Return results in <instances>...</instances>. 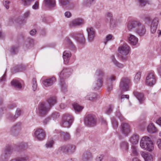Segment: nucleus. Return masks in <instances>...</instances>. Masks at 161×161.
I'll use <instances>...</instances> for the list:
<instances>
[{"label":"nucleus","instance_id":"obj_33","mask_svg":"<svg viewBox=\"0 0 161 161\" xmlns=\"http://www.w3.org/2000/svg\"><path fill=\"white\" fill-rule=\"evenodd\" d=\"M138 136L134 134L130 138V142L133 144H136L138 143Z\"/></svg>","mask_w":161,"mask_h":161},{"label":"nucleus","instance_id":"obj_48","mask_svg":"<svg viewBox=\"0 0 161 161\" xmlns=\"http://www.w3.org/2000/svg\"><path fill=\"white\" fill-rule=\"evenodd\" d=\"M8 156L6 155V153H5L4 151L2 152V153L1 154V155L0 156V159L1 161H3V160L7 158Z\"/></svg>","mask_w":161,"mask_h":161},{"label":"nucleus","instance_id":"obj_62","mask_svg":"<svg viewBox=\"0 0 161 161\" xmlns=\"http://www.w3.org/2000/svg\"><path fill=\"white\" fill-rule=\"evenodd\" d=\"M144 19L146 22H150L151 20V18L148 15L146 16L144 18Z\"/></svg>","mask_w":161,"mask_h":161},{"label":"nucleus","instance_id":"obj_17","mask_svg":"<svg viewBox=\"0 0 161 161\" xmlns=\"http://www.w3.org/2000/svg\"><path fill=\"white\" fill-rule=\"evenodd\" d=\"M84 21L83 19L81 18H77L71 20L69 23L71 27H76L83 25Z\"/></svg>","mask_w":161,"mask_h":161},{"label":"nucleus","instance_id":"obj_11","mask_svg":"<svg viewBox=\"0 0 161 161\" xmlns=\"http://www.w3.org/2000/svg\"><path fill=\"white\" fill-rule=\"evenodd\" d=\"M141 22L139 20H132L129 21L127 25L128 31H132L136 30L139 26L141 25Z\"/></svg>","mask_w":161,"mask_h":161},{"label":"nucleus","instance_id":"obj_1","mask_svg":"<svg viewBox=\"0 0 161 161\" xmlns=\"http://www.w3.org/2000/svg\"><path fill=\"white\" fill-rule=\"evenodd\" d=\"M105 75V72L103 69H97L95 74L96 80L93 84V87L95 90H97L102 85L103 79Z\"/></svg>","mask_w":161,"mask_h":161},{"label":"nucleus","instance_id":"obj_39","mask_svg":"<svg viewBox=\"0 0 161 161\" xmlns=\"http://www.w3.org/2000/svg\"><path fill=\"white\" fill-rule=\"evenodd\" d=\"M54 144V141L53 140H48L45 145L46 147L47 148H51L53 147Z\"/></svg>","mask_w":161,"mask_h":161},{"label":"nucleus","instance_id":"obj_40","mask_svg":"<svg viewBox=\"0 0 161 161\" xmlns=\"http://www.w3.org/2000/svg\"><path fill=\"white\" fill-rule=\"evenodd\" d=\"M117 25L116 20L113 18L110 19V27L111 28L115 27Z\"/></svg>","mask_w":161,"mask_h":161},{"label":"nucleus","instance_id":"obj_9","mask_svg":"<svg viewBox=\"0 0 161 161\" xmlns=\"http://www.w3.org/2000/svg\"><path fill=\"white\" fill-rule=\"evenodd\" d=\"M130 81V79L128 77H123L122 78L119 85L120 90L124 92L128 91Z\"/></svg>","mask_w":161,"mask_h":161},{"label":"nucleus","instance_id":"obj_5","mask_svg":"<svg viewBox=\"0 0 161 161\" xmlns=\"http://www.w3.org/2000/svg\"><path fill=\"white\" fill-rule=\"evenodd\" d=\"M50 109V107H48L47 103H42L39 105L37 113L40 116H44L47 114Z\"/></svg>","mask_w":161,"mask_h":161},{"label":"nucleus","instance_id":"obj_35","mask_svg":"<svg viewBox=\"0 0 161 161\" xmlns=\"http://www.w3.org/2000/svg\"><path fill=\"white\" fill-rule=\"evenodd\" d=\"M60 135L61 137H63L64 141L68 140L70 138V136L69 134L67 132H60Z\"/></svg>","mask_w":161,"mask_h":161},{"label":"nucleus","instance_id":"obj_14","mask_svg":"<svg viewBox=\"0 0 161 161\" xmlns=\"http://www.w3.org/2000/svg\"><path fill=\"white\" fill-rule=\"evenodd\" d=\"M130 50V47L127 44L125 43L119 47L118 50L120 55L122 56L128 55Z\"/></svg>","mask_w":161,"mask_h":161},{"label":"nucleus","instance_id":"obj_57","mask_svg":"<svg viewBox=\"0 0 161 161\" xmlns=\"http://www.w3.org/2000/svg\"><path fill=\"white\" fill-rule=\"evenodd\" d=\"M104 156L103 155H99L96 158V161H102L103 159Z\"/></svg>","mask_w":161,"mask_h":161},{"label":"nucleus","instance_id":"obj_49","mask_svg":"<svg viewBox=\"0 0 161 161\" xmlns=\"http://www.w3.org/2000/svg\"><path fill=\"white\" fill-rule=\"evenodd\" d=\"M111 122L113 128H116L118 125V123L114 118H113L111 119Z\"/></svg>","mask_w":161,"mask_h":161},{"label":"nucleus","instance_id":"obj_6","mask_svg":"<svg viewBox=\"0 0 161 161\" xmlns=\"http://www.w3.org/2000/svg\"><path fill=\"white\" fill-rule=\"evenodd\" d=\"M72 122V116L70 114L66 113L64 114L62 117L61 125L63 127L69 128L71 125Z\"/></svg>","mask_w":161,"mask_h":161},{"label":"nucleus","instance_id":"obj_34","mask_svg":"<svg viewBox=\"0 0 161 161\" xmlns=\"http://www.w3.org/2000/svg\"><path fill=\"white\" fill-rule=\"evenodd\" d=\"M3 151L6 153V155L9 157L12 153L13 149L11 146H8L6 147Z\"/></svg>","mask_w":161,"mask_h":161},{"label":"nucleus","instance_id":"obj_52","mask_svg":"<svg viewBox=\"0 0 161 161\" xmlns=\"http://www.w3.org/2000/svg\"><path fill=\"white\" fill-rule=\"evenodd\" d=\"M112 37L113 36L112 35L109 34L107 35L106 37L105 41L104 42L105 44H106L108 41L111 40Z\"/></svg>","mask_w":161,"mask_h":161},{"label":"nucleus","instance_id":"obj_43","mask_svg":"<svg viewBox=\"0 0 161 161\" xmlns=\"http://www.w3.org/2000/svg\"><path fill=\"white\" fill-rule=\"evenodd\" d=\"M33 90L34 91L36 90L37 88V84L36 80L35 78H33L32 80Z\"/></svg>","mask_w":161,"mask_h":161},{"label":"nucleus","instance_id":"obj_46","mask_svg":"<svg viewBox=\"0 0 161 161\" xmlns=\"http://www.w3.org/2000/svg\"><path fill=\"white\" fill-rule=\"evenodd\" d=\"M95 0H86L84 3V5L87 7H90Z\"/></svg>","mask_w":161,"mask_h":161},{"label":"nucleus","instance_id":"obj_32","mask_svg":"<svg viewBox=\"0 0 161 161\" xmlns=\"http://www.w3.org/2000/svg\"><path fill=\"white\" fill-rule=\"evenodd\" d=\"M28 160V157L27 156L25 155L23 156L13 159L10 161H27Z\"/></svg>","mask_w":161,"mask_h":161},{"label":"nucleus","instance_id":"obj_20","mask_svg":"<svg viewBox=\"0 0 161 161\" xmlns=\"http://www.w3.org/2000/svg\"><path fill=\"white\" fill-rule=\"evenodd\" d=\"M134 96L137 99L140 104L144 103L145 99L143 94L137 91H134L133 92Z\"/></svg>","mask_w":161,"mask_h":161},{"label":"nucleus","instance_id":"obj_51","mask_svg":"<svg viewBox=\"0 0 161 161\" xmlns=\"http://www.w3.org/2000/svg\"><path fill=\"white\" fill-rule=\"evenodd\" d=\"M18 48L15 46H13L12 47L11 52L13 54H15L18 51Z\"/></svg>","mask_w":161,"mask_h":161},{"label":"nucleus","instance_id":"obj_27","mask_svg":"<svg viewBox=\"0 0 161 161\" xmlns=\"http://www.w3.org/2000/svg\"><path fill=\"white\" fill-rule=\"evenodd\" d=\"M92 157V154L90 153L86 152L83 155L82 159L83 161H88Z\"/></svg>","mask_w":161,"mask_h":161},{"label":"nucleus","instance_id":"obj_45","mask_svg":"<svg viewBox=\"0 0 161 161\" xmlns=\"http://www.w3.org/2000/svg\"><path fill=\"white\" fill-rule=\"evenodd\" d=\"M60 4L62 6H66L69 3L70 0H59Z\"/></svg>","mask_w":161,"mask_h":161},{"label":"nucleus","instance_id":"obj_15","mask_svg":"<svg viewBox=\"0 0 161 161\" xmlns=\"http://www.w3.org/2000/svg\"><path fill=\"white\" fill-rule=\"evenodd\" d=\"M131 129L129 124L127 123L123 122L120 126V131L125 136H127L130 132Z\"/></svg>","mask_w":161,"mask_h":161},{"label":"nucleus","instance_id":"obj_56","mask_svg":"<svg viewBox=\"0 0 161 161\" xmlns=\"http://www.w3.org/2000/svg\"><path fill=\"white\" fill-rule=\"evenodd\" d=\"M132 151L133 154L135 156L137 155L138 152L137 151V149L135 146H133L132 147Z\"/></svg>","mask_w":161,"mask_h":161},{"label":"nucleus","instance_id":"obj_63","mask_svg":"<svg viewBox=\"0 0 161 161\" xmlns=\"http://www.w3.org/2000/svg\"><path fill=\"white\" fill-rule=\"evenodd\" d=\"M65 16L67 18H69L71 16V14L69 12L67 11L64 13Z\"/></svg>","mask_w":161,"mask_h":161},{"label":"nucleus","instance_id":"obj_10","mask_svg":"<svg viewBox=\"0 0 161 161\" xmlns=\"http://www.w3.org/2000/svg\"><path fill=\"white\" fill-rule=\"evenodd\" d=\"M156 78L153 72L149 73L145 80L146 84L149 86H152L156 83Z\"/></svg>","mask_w":161,"mask_h":161},{"label":"nucleus","instance_id":"obj_28","mask_svg":"<svg viewBox=\"0 0 161 161\" xmlns=\"http://www.w3.org/2000/svg\"><path fill=\"white\" fill-rule=\"evenodd\" d=\"M120 147L123 151H127L128 149V143L127 142L125 141L122 142L120 144Z\"/></svg>","mask_w":161,"mask_h":161},{"label":"nucleus","instance_id":"obj_31","mask_svg":"<svg viewBox=\"0 0 161 161\" xmlns=\"http://www.w3.org/2000/svg\"><path fill=\"white\" fill-rule=\"evenodd\" d=\"M47 5L51 8H53L55 6V0H45Z\"/></svg>","mask_w":161,"mask_h":161},{"label":"nucleus","instance_id":"obj_50","mask_svg":"<svg viewBox=\"0 0 161 161\" xmlns=\"http://www.w3.org/2000/svg\"><path fill=\"white\" fill-rule=\"evenodd\" d=\"M113 108V107L112 106H109L106 109V110L105 112L106 113L108 114H110L112 111Z\"/></svg>","mask_w":161,"mask_h":161},{"label":"nucleus","instance_id":"obj_36","mask_svg":"<svg viewBox=\"0 0 161 161\" xmlns=\"http://www.w3.org/2000/svg\"><path fill=\"white\" fill-rule=\"evenodd\" d=\"M73 106L74 110L76 112H79L81 111L83 108V107L77 103H74Z\"/></svg>","mask_w":161,"mask_h":161},{"label":"nucleus","instance_id":"obj_38","mask_svg":"<svg viewBox=\"0 0 161 161\" xmlns=\"http://www.w3.org/2000/svg\"><path fill=\"white\" fill-rule=\"evenodd\" d=\"M96 94L91 93L87 95L85 97V99L87 100H92L94 99L96 97Z\"/></svg>","mask_w":161,"mask_h":161},{"label":"nucleus","instance_id":"obj_26","mask_svg":"<svg viewBox=\"0 0 161 161\" xmlns=\"http://www.w3.org/2000/svg\"><path fill=\"white\" fill-rule=\"evenodd\" d=\"M11 83L12 86L15 88L19 89L22 87L21 83L18 80H13Z\"/></svg>","mask_w":161,"mask_h":161},{"label":"nucleus","instance_id":"obj_53","mask_svg":"<svg viewBox=\"0 0 161 161\" xmlns=\"http://www.w3.org/2000/svg\"><path fill=\"white\" fill-rule=\"evenodd\" d=\"M21 113V110L19 109H17L16 111V113L14 116V118L15 119H16L20 115Z\"/></svg>","mask_w":161,"mask_h":161},{"label":"nucleus","instance_id":"obj_7","mask_svg":"<svg viewBox=\"0 0 161 161\" xmlns=\"http://www.w3.org/2000/svg\"><path fill=\"white\" fill-rule=\"evenodd\" d=\"M22 128V123L18 122L11 127L9 131L10 133L14 136H17L19 134Z\"/></svg>","mask_w":161,"mask_h":161},{"label":"nucleus","instance_id":"obj_22","mask_svg":"<svg viewBox=\"0 0 161 161\" xmlns=\"http://www.w3.org/2000/svg\"><path fill=\"white\" fill-rule=\"evenodd\" d=\"M55 81V78L52 77L45 80L43 81L42 83L45 86H49L53 85Z\"/></svg>","mask_w":161,"mask_h":161},{"label":"nucleus","instance_id":"obj_25","mask_svg":"<svg viewBox=\"0 0 161 161\" xmlns=\"http://www.w3.org/2000/svg\"><path fill=\"white\" fill-rule=\"evenodd\" d=\"M141 155L145 161H153V157L150 154L143 152L141 153Z\"/></svg>","mask_w":161,"mask_h":161},{"label":"nucleus","instance_id":"obj_64","mask_svg":"<svg viewBox=\"0 0 161 161\" xmlns=\"http://www.w3.org/2000/svg\"><path fill=\"white\" fill-rule=\"evenodd\" d=\"M30 11H27L24 14V17L25 18H27L30 15Z\"/></svg>","mask_w":161,"mask_h":161},{"label":"nucleus","instance_id":"obj_59","mask_svg":"<svg viewBox=\"0 0 161 161\" xmlns=\"http://www.w3.org/2000/svg\"><path fill=\"white\" fill-rule=\"evenodd\" d=\"M157 144L159 149L161 150V139H158L157 140Z\"/></svg>","mask_w":161,"mask_h":161},{"label":"nucleus","instance_id":"obj_18","mask_svg":"<svg viewBox=\"0 0 161 161\" xmlns=\"http://www.w3.org/2000/svg\"><path fill=\"white\" fill-rule=\"evenodd\" d=\"M136 32L140 36H144L146 31L145 26L141 22V25L136 30Z\"/></svg>","mask_w":161,"mask_h":161},{"label":"nucleus","instance_id":"obj_2","mask_svg":"<svg viewBox=\"0 0 161 161\" xmlns=\"http://www.w3.org/2000/svg\"><path fill=\"white\" fill-rule=\"evenodd\" d=\"M71 72V69L65 68H64L60 73V82L62 91H65L67 88V86L64 82V80L70 75Z\"/></svg>","mask_w":161,"mask_h":161},{"label":"nucleus","instance_id":"obj_12","mask_svg":"<svg viewBox=\"0 0 161 161\" xmlns=\"http://www.w3.org/2000/svg\"><path fill=\"white\" fill-rule=\"evenodd\" d=\"M75 148V145L69 144L67 145H63L60 147L59 148V150L62 153H71L74 152Z\"/></svg>","mask_w":161,"mask_h":161},{"label":"nucleus","instance_id":"obj_61","mask_svg":"<svg viewBox=\"0 0 161 161\" xmlns=\"http://www.w3.org/2000/svg\"><path fill=\"white\" fill-rule=\"evenodd\" d=\"M116 80V77L114 75H112L108 79V80L110 81H114Z\"/></svg>","mask_w":161,"mask_h":161},{"label":"nucleus","instance_id":"obj_23","mask_svg":"<svg viewBox=\"0 0 161 161\" xmlns=\"http://www.w3.org/2000/svg\"><path fill=\"white\" fill-rule=\"evenodd\" d=\"M71 56V53L69 51H65L64 52L63 57L64 64H67L68 63Z\"/></svg>","mask_w":161,"mask_h":161},{"label":"nucleus","instance_id":"obj_58","mask_svg":"<svg viewBox=\"0 0 161 161\" xmlns=\"http://www.w3.org/2000/svg\"><path fill=\"white\" fill-rule=\"evenodd\" d=\"M9 3V2L7 0H5L3 2V5L7 9H8L9 8L8 4Z\"/></svg>","mask_w":161,"mask_h":161},{"label":"nucleus","instance_id":"obj_16","mask_svg":"<svg viewBox=\"0 0 161 161\" xmlns=\"http://www.w3.org/2000/svg\"><path fill=\"white\" fill-rule=\"evenodd\" d=\"M86 31L88 34V39L90 42L93 41L96 36V32L92 27L87 28Z\"/></svg>","mask_w":161,"mask_h":161},{"label":"nucleus","instance_id":"obj_55","mask_svg":"<svg viewBox=\"0 0 161 161\" xmlns=\"http://www.w3.org/2000/svg\"><path fill=\"white\" fill-rule=\"evenodd\" d=\"M39 2L37 1L32 6V8L33 9L35 10H37L39 8Z\"/></svg>","mask_w":161,"mask_h":161},{"label":"nucleus","instance_id":"obj_24","mask_svg":"<svg viewBox=\"0 0 161 161\" xmlns=\"http://www.w3.org/2000/svg\"><path fill=\"white\" fill-rule=\"evenodd\" d=\"M47 103L48 105V107H50V108L52 106H53L56 103V99L55 97H50L47 100Z\"/></svg>","mask_w":161,"mask_h":161},{"label":"nucleus","instance_id":"obj_60","mask_svg":"<svg viewBox=\"0 0 161 161\" xmlns=\"http://www.w3.org/2000/svg\"><path fill=\"white\" fill-rule=\"evenodd\" d=\"M20 147L22 149H26L27 148V145L26 143H23L20 145Z\"/></svg>","mask_w":161,"mask_h":161},{"label":"nucleus","instance_id":"obj_3","mask_svg":"<svg viewBox=\"0 0 161 161\" xmlns=\"http://www.w3.org/2000/svg\"><path fill=\"white\" fill-rule=\"evenodd\" d=\"M140 145L143 149L151 152L154 149L153 143L150 138L147 136L143 137L141 139Z\"/></svg>","mask_w":161,"mask_h":161},{"label":"nucleus","instance_id":"obj_4","mask_svg":"<svg viewBox=\"0 0 161 161\" xmlns=\"http://www.w3.org/2000/svg\"><path fill=\"white\" fill-rule=\"evenodd\" d=\"M84 123L87 126L93 127L95 126L97 124V119L96 116L92 114H88L86 116Z\"/></svg>","mask_w":161,"mask_h":161},{"label":"nucleus","instance_id":"obj_42","mask_svg":"<svg viewBox=\"0 0 161 161\" xmlns=\"http://www.w3.org/2000/svg\"><path fill=\"white\" fill-rule=\"evenodd\" d=\"M34 0H21L22 3L24 6H28L30 5L31 3Z\"/></svg>","mask_w":161,"mask_h":161},{"label":"nucleus","instance_id":"obj_30","mask_svg":"<svg viewBox=\"0 0 161 161\" xmlns=\"http://www.w3.org/2000/svg\"><path fill=\"white\" fill-rule=\"evenodd\" d=\"M147 130L148 132L151 133H153L156 132V129L152 123L148 125Z\"/></svg>","mask_w":161,"mask_h":161},{"label":"nucleus","instance_id":"obj_21","mask_svg":"<svg viewBox=\"0 0 161 161\" xmlns=\"http://www.w3.org/2000/svg\"><path fill=\"white\" fill-rule=\"evenodd\" d=\"M128 38L129 42L130 45H135L137 43L138 39L134 35L129 34H128Z\"/></svg>","mask_w":161,"mask_h":161},{"label":"nucleus","instance_id":"obj_54","mask_svg":"<svg viewBox=\"0 0 161 161\" xmlns=\"http://www.w3.org/2000/svg\"><path fill=\"white\" fill-rule=\"evenodd\" d=\"M116 115L120 120L122 121L125 119L122 116L119 112H117L116 113Z\"/></svg>","mask_w":161,"mask_h":161},{"label":"nucleus","instance_id":"obj_41","mask_svg":"<svg viewBox=\"0 0 161 161\" xmlns=\"http://www.w3.org/2000/svg\"><path fill=\"white\" fill-rule=\"evenodd\" d=\"M141 73L140 72H137L136 75L134 78V81L136 83H137L140 80Z\"/></svg>","mask_w":161,"mask_h":161},{"label":"nucleus","instance_id":"obj_19","mask_svg":"<svg viewBox=\"0 0 161 161\" xmlns=\"http://www.w3.org/2000/svg\"><path fill=\"white\" fill-rule=\"evenodd\" d=\"M158 23V19L155 18L152 21L150 25V30L151 32L154 33L157 30V26Z\"/></svg>","mask_w":161,"mask_h":161},{"label":"nucleus","instance_id":"obj_8","mask_svg":"<svg viewBox=\"0 0 161 161\" xmlns=\"http://www.w3.org/2000/svg\"><path fill=\"white\" fill-rule=\"evenodd\" d=\"M71 36L79 43L82 45L85 44V39L82 31L73 33Z\"/></svg>","mask_w":161,"mask_h":161},{"label":"nucleus","instance_id":"obj_13","mask_svg":"<svg viewBox=\"0 0 161 161\" xmlns=\"http://www.w3.org/2000/svg\"><path fill=\"white\" fill-rule=\"evenodd\" d=\"M34 135L35 138L39 141L43 140L46 136L44 130L40 128H37L35 130Z\"/></svg>","mask_w":161,"mask_h":161},{"label":"nucleus","instance_id":"obj_37","mask_svg":"<svg viewBox=\"0 0 161 161\" xmlns=\"http://www.w3.org/2000/svg\"><path fill=\"white\" fill-rule=\"evenodd\" d=\"M65 42L69 48L72 49H74L75 48V46L69 38H67L66 39Z\"/></svg>","mask_w":161,"mask_h":161},{"label":"nucleus","instance_id":"obj_47","mask_svg":"<svg viewBox=\"0 0 161 161\" xmlns=\"http://www.w3.org/2000/svg\"><path fill=\"white\" fill-rule=\"evenodd\" d=\"M60 114L59 113L57 112L53 113L51 117L53 118V120H56L59 118Z\"/></svg>","mask_w":161,"mask_h":161},{"label":"nucleus","instance_id":"obj_44","mask_svg":"<svg viewBox=\"0 0 161 161\" xmlns=\"http://www.w3.org/2000/svg\"><path fill=\"white\" fill-rule=\"evenodd\" d=\"M139 5L141 7H143L148 3V0H138Z\"/></svg>","mask_w":161,"mask_h":161},{"label":"nucleus","instance_id":"obj_29","mask_svg":"<svg viewBox=\"0 0 161 161\" xmlns=\"http://www.w3.org/2000/svg\"><path fill=\"white\" fill-rule=\"evenodd\" d=\"M112 60L114 64L118 67L120 68H122L124 67V65L118 62L115 58L114 56H112Z\"/></svg>","mask_w":161,"mask_h":161}]
</instances>
